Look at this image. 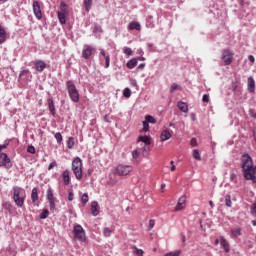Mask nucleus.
<instances>
[{"instance_id":"nucleus-7","label":"nucleus","mask_w":256,"mask_h":256,"mask_svg":"<svg viewBox=\"0 0 256 256\" xmlns=\"http://www.w3.org/2000/svg\"><path fill=\"white\" fill-rule=\"evenodd\" d=\"M0 167H5V169H11L13 167L11 158H9L7 153H0Z\"/></svg>"},{"instance_id":"nucleus-2","label":"nucleus","mask_w":256,"mask_h":256,"mask_svg":"<svg viewBox=\"0 0 256 256\" xmlns=\"http://www.w3.org/2000/svg\"><path fill=\"white\" fill-rule=\"evenodd\" d=\"M13 200L17 207L25 205V195H23V188L19 186L13 187Z\"/></svg>"},{"instance_id":"nucleus-64","label":"nucleus","mask_w":256,"mask_h":256,"mask_svg":"<svg viewBox=\"0 0 256 256\" xmlns=\"http://www.w3.org/2000/svg\"><path fill=\"white\" fill-rule=\"evenodd\" d=\"M175 169H176L175 165H172L170 168V171H175Z\"/></svg>"},{"instance_id":"nucleus-44","label":"nucleus","mask_w":256,"mask_h":256,"mask_svg":"<svg viewBox=\"0 0 256 256\" xmlns=\"http://www.w3.org/2000/svg\"><path fill=\"white\" fill-rule=\"evenodd\" d=\"M27 152L31 153V155H35V146L33 145L28 146Z\"/></svg>"},{"instance_id":"nucleus-16","label":"nucleus","mask_w":256,"mask_h":256,"mask_svg":"<svg viewBox=\"0 0 256 256\" xmlns=\"http://www.w3.org/2000/svg\"><path fill=\"white\" fill-rule=\"evenodd\" d=\"M91 211L93 217H97V215H99V203L97 201H93L91 203Z\"/></svg>"},{"instance_id":"nucleus-17","label":"nucleus","mask_w":256,"mask_h":256,"mask_svg":"<svg viewBox=\"0 0 256 256\" xmlns=\"http://www.w3.org/2000/svg\"><path fill=\"white\" fill-rule=\"evenodd\" d=\"M91 55H93V47L87 46L86 49L82 51V57L84 59H89Z\"/></svg>"},{"instance_id":"nucleus-37","label":"nucleus","mask_w":256,"mask_h":256,"mask_svg":"<svg viewBox=\"0 0 256 256\" xmlns=\"http://www.w3.org/2000/svg\"><path fill=\"white\" fill-rule=\"evenodd\" d=\"M47 217H49V210L44 209L40 214V219H47Z\"/></svg>"},{"instance_id":"nucleus-19","label":"nucleus","mask_w":256,"mask_h":256,"mask_svg":"<svg viewBox=\"0 0 256 256\" xmlns=\"http://www.w3.org/2000/svg\"><path fill=\"white\" fill-rule=\"evenodd\" d=\"M128 30L129 31H141V24L139 22H131L129 25H128Z\"/></svg>"},{"instance_id":"nucleus-15","label":"nucleus","mask_w":256,"mask_h":256,"mask_svg":"<svg viewBox=\"0 0 256 256\" xmlns=\"http://www.w3.org/2000/svg\"><path fill=\"white\" fill-rule=\"evenodd\" d=\"M48 109H49L51 115H53V117H55L57 111L55 109V102L53 101V98L48 99Z\"/></svg>"},{"instance_id":"nucleus-11","label":"nucleus","mask_w":256,"mask_h":256,"mask_svg":"<svg viewBox=\"0 0 256 256\" xmlns=\"http://www.w3.org/2000/svg\"><path fill=\"white\" fill-rule=\"evenodd\" d=\"M243 235V228L236 226L230 230L231 239H237V237H241Z\"/></svg>"},{"instance_id":"nucleus-8","label":"nucleus","mask_w":256,"mask_h":256,"mask_svg":"<svg viewBox=\"0 0 256 256\" xmlns=\"http://www.w3.org/2000/svg\"><path fill=\"white\" fill-rule=\"evenodd\" d=\"M32 7H33V13H34L36 19L41 21V19H43V12H41V4L39 3V1L34 0Z\"/></svg>"},{"instance_id":"nucleus-63","label":"nucleus","mask_w":256,"mask_h":256,"mask_svg":"<svg viewBox=\"0 0 256 256\" xmlns=\"http://www.w3.org/2000/svg\"><path fill=\"white\" fill-rule=\"evenodd\" d=\"M209 205H210V207L213 209V207H215V204L213 203V201H209Z\"/></svg>"},{"instance_id":"nucleus-20","label":"nucleus","mask_w":256,"mask_h":256,"mask_svg":"<svg viewBox=\"0 0 256 256\" xmlns=\"http://www.w3.org/2000/svg\"><path fill=\"white\" fill-rule=\"evenodd\" d=\"M7 41V32L5 31V28L0 25V45H3Z\"/></svg>"},{"instance_id":"nucleus-53","label":"nucleus","mask_w":256,"mask_h":256,"mask_svg":"<svg viewBox=\"0 0 256 256\" xmlns=\"http://www.w3.org/2000/svg\"><path fill=\"white\" fill-rule=\"evenodd\" d=\"M53 167H57V162H51L48 166V171H51V169H53Z\"/></svg>"},{"instance_id":"nucleus-58","label":"nucleus","mask_w":256,"mask_h":256,"mask_svg":"<svg viewBox=\"0 0 256 256\" xmlns=\"http://www.w3.org/2000/svg\"><path fill=\"white\" fill-rule=\"evenodd\" d=\"M248 61H250L251 63H255V56L254 55H249L248 56Z\"/></svg>"},{"instance_id":"nucleus-12","label":"nucleus","mask_w":256,"mask_h":256,"mask_svg":"<svg viewBox=\"0 0 256 256\" xmlns=\"http://www.w3.org/2000/svg\"><path fill=\"white\" fill-rule=\"evenodd\" d=\"M220 245L224 253H229V251H231V245L229 244V241H227V239H225L223 236L220 237Z\"/></svg>"},{"instance_id":"nucleus-23","label":"nucleus","mask_w":256,"mask_h":256,"mask_svg":"<svg viewBox=\"0 0 256 256\" xmlns=\"http://www.w3.org/2000/svg\"><path fill=\"white\" fill-rule=\"evenodd\" d=\"M171 137H172V135H171V132H169V130L162 131V133L160 135L161 141H169V139H171Z\"/></svg>"},{"instance_id":"nucleus-57","label":"nucleus","mask_w":256,"mask_h":256,"mask_svg":"<svg viewBox=\"0 0 256 256\" xmlns=\"http://www.w3.org/2000/svg\"><path fill=\"white\" fill-rule=\"evenodd\" d=\"M75 195L73 194V192H69L68 194V201H73Z\"/></svg>"},{"instance_id":"nucleus-43","label":"nucleus","mask_w":256,"mask_h":256,"mask_svg":"<svg viewBox=\"0 0 256 256\" xmlns=\"http://www.w3.org/2000/svg\"><path fill=\"white\" fill-rule=\"evenodd\" d=\"M104 237H111V228H104Z\"/></svg>"},{"instance_id":"nucleus-3","label":"nucleus","mask_w":256,"mask_h":256,"mask_svg":"<svg viewBox=\"0 0 256 256\" xmlns=\"http://www.w3.org/2000/svg\"><path fill=\"white\" fill-rule=\"evenodd\" d=\"M66 89L71 101H73V103H79V90H77L75 83H73L71 80H68L66 82Z\"/></svg>"},{"instance_id":"nucleus-6","label":"nucleus","mask_w":256,"mask_h":256,"mask_svg":"<svg viewBox=\"0 0 256 256\" xmlns=\"http://www.w3.org/2000/svg\"><path fill=\"white\" fill-rule=\"evenodd\" d=\"M131 171H133V166L131 165L119 164L116 167V175H119L120 177H125L129 175Z\"/></svg>"},{"instance_id":"nucleus-22","label":"nucleus","mask_w":256,"mask_h":256,"mask_svg":"<svg viewBox=\"0 0 256 256\" xmlns=\"http://www.w3.org/2000/svg\"><path fill=\"white\" fill-rule=\"evenodd\" d=\"M178 109L182 111V113H189V106L185 102H178L177 104Z\"/></svg>"},{"instance_id":"nucleus-21","label":"nucleus","mask_w":256,"mask_h":256,"mask_svg":"<svg viewBox=\"0 0 256 256\" xmlns=\"http://www.w3.org/2000/svg\"><path fill=\"white\" fill-rule=\"evenodd\" d=\"M62 179H63L64 185H69L71 183V176H69V170H65L62 173Z\"/></svg>"},{"instance_id":"nucleus-30","label":"nucleus","mask_w":256,"mask_h":256,"mask_svg":"<svg viewBox=\"0 0 256 256\" xmlns=\"http://www.w3.org/2000/svg\"><path fill=\"white\" fill-rule=\"evenodd\" d=\"M59 13H69V7L65 4V2L60 3V12Z\"/></svg>"},{"instance_id":"nucleus-61","label":"nucleus","mask_w":256,"mask_h":256,"mask_svg":"<svg viewBox=\"0 0 256 256\" xmlns=\"http://www.w3.org/2000/svg\"><path fill=\"white\" fill-rule=\"evenodd\" d=\"M100 55H102L105 59H106V54H105V50H100Z\"/></svg>"},{"instance_id":"nucleus-27","label":"nucleus","mask_w":256,"mask_h":256,"mask_svg":"<svg viewBox=\"0 0 256 256\" xmlns=\"http://www.w3.org/2000/svg\"><path fill=\"white\" fill-rule=\"evenodd\" d=\"M92 5H93V0H84V8L86 13H89V11H91Z\"/></svg>"},{"instance_id":"nucleus-10","label":"nucleus","mask_w":256,"mask_h":256,"mask_svg":"<svg viewBox=\"0 0 256 256\" xmlns=\"http://www.w3.org/2000/svg\"><path fill=\"white\" fill-rule=\"evenodd\" d=\"M187 205V196L182 195L177 202V205L175 207V211H183Z\"/></svg>"},{"instance_id":"nucleus-49","label":"nucleus","mask_w":256,"mask_h":256,"mask_svg":"<svg viewBox=\"0 0 256 256\" xmlns=\"http://www.w3.org/2000/svg\"><path fill=\"white\" fill-rule=\"evenodd\" d=\"M143 130L145 132L149 131V123L147 121H144L143 122Z\"/></svg>"},{"instance_id":"nucleus-50","label":"nucleus","mask_w":256,"mask_h":256,"mask_svg":"<svg viewBox=\"0 0 256 256\" xmlns=\"http://www.w3.org/2000/svg\"><path fill=\"white\" fill-rule=\"evenodd\" d=\"M190 145H191L192 147H197V138H192V139L190 140Z\"/></svg>"},{"instance_id":"nucleus-32","label":"nucleus","mask_w":256,"mask_h":256,"mask_svg":"<svg viewBox=\"0 0 256 256\" xmlns=\"http://www.w3.org/2000/svg\"><path fill=\"white\" fill-rule=\"evenodd\" d=\"M181 91V86L176 84V83H173L170 87V93H175V91Z\"/></svg>"},{"instance_id":"nucleus-34","label":"nucleus","mask_w":256,"mask_h":256,"mask_svg":"<svg viewBox=\"0 0 256 256\" xmlns=\"http://www.w3.org/2000/svg\"><path fill=\"white\" fill-rule=\"evenodd\" d=\"M192 155L196 161H201V154L199 153V150L194 149Z\"/></svg>"},{"instance_id":"nucleus-18","label":"nucleus","mask_w":256,"mask_h":256,"mask_svg":"<svg viewBox=\"0 0 256 256\" xmlns=\"http://www.w3.org/2000/svg\"><path fill=\"white\" fill-rule=\"evenodd\" d=\"M31 201L32 203H37L39 201V190L37 187H34L31 192Z\"/></svg>"},{"instance_id":"nucleus-60","label":"nucleus","mask_w":256,"mask_h":256,"mask_svg":"<svg viewBox=\"0 0 256 256\" xmlns=\"http://www.w3.org/2000/svg\"><path fill=\"white\" fill-rule=\"evenodd\" d=\"M138 69H139L140 71H143V69H145V63L140 64V65L138 66Z\"/></svg>"},{"instance_id":"nucleus-51","label":"nucleus","mask_w":256,"mask_h":256,"mask_svg":"<svg viewBox=\"0 0 256 256\" xmlns=\"http://www.w3.org/2000/svg\"><path fill=\"white\" fill-rule=\"evenodd\" d=\"M202 101L204 103H209V94H204L203 97H202Z\"/></svg>"},{"instance_id":"nucleus-42","label":"nucleus","mask_w":256,"mask_h":256,"mask_svg":"<svg viewBox=\"0 0 256 256\" xmlns=\"http://www.w3.org/2000/svg\"><path fill=\"white\" fill-rule=\"evenodd\" d=\"M145 119L148 123H156L155 118L151 115H147Z\"/></svg>"},{"instance_id":"nucleus-35","label":"nucleus","mask_w":256,"mask_h":256,"mask_svg":"<svg viewBox=\"0 0 256 256\" xmlns=\"http://www.w3.org/2000/svg\"><path fill=\"white\" fill-rule=\"evenodd\" d=\"M164 256H181V250H175L173 252H168Z\"/></svg>"},{"instance_id":"nucleus-59","label":"nucleus","mask_w":256,"mask_h":256,"mask_svg":"<svg viewBox=\"0 0 256 256\" xmlns=\"http://www.w3.org/2000/svg\"><path fill=\"white\" fill-rule=\"evenodd\" d=\"M131 85H132V87H137V80L132 79L131 80Z\"/></svg>"},{"instance_id":"nucleus-14","label":"nucleus","mask_w":256,"mask_h":256,"mask_svg":"<svg viewBox=\"0 0 256 256\" xmlns=\"http://www.w3.org/2000/svg\"><path fill=\"white\" fill-rule=\"evenodd\" d=\"M34 65H35L36 71H39L40 73L45 71V68L47 67V64L45 63V61H42V60H36L34 62Z\"/></svg>"},{"instance_id":"nucleus-47","label":"nucleus","mask_w":256,"mask_h":256,"mask_svg":"<svg viewBox=\"0 0 256 256\" xmlns=\"http://www.w3.org/2000/svg\"><path fill=\"white\" fill-rule=\"evenodd\" d=\"M50 205V211H55V200L48 201Z\"/></svg>"},{"instance_id":"nucleus-9","label":"nucleus","mask_w":256,"mask_h":256,"mask_svg":"<svg viewBox=\"0 0 256 256\" xmlns=\"http://www.w3.org/2000/svg\"><path fill=\"white\" fill-rule=\"evenodd\" d=\"M222 61L225 65H231L233 63V53L229 49L223 50Z\"/></svg>"},{"instance_id":"nucleus-29","label":"nucleus","mask_w":256,"mask_h":256,"mask_svg":"<svg viewBox=\"0 0 256 256\" xmlns=\"http://www.w3.org/2000/svg\"><path fill=\"white\" fill-rule=\"evenodd\" d=\"M29 75H31V71H29V70H22L20 72L19 78L20 79H29Z\"/></svg>"},{"instance_id":"nucleus-13","label":"nucleus","mask_w":256,"mask_h":256,"mask_svg":"<svg viewBox=\"0 0 256 256\" xmlns=\"http://www.w3.org/2000/svg\"><path fill=\"white\" fill-rule=\"evenodd\" d=\"M247 91L248 93H255V79L253 78V76L248 77Z\"/></svg>"},{"instance_id":"nucleus-45","label":"nucleus","mask_w":256,"mask_h":256,"mask_svg":"<svg viewBox=\"0 0 256 256\" xmlns=\"http://www.w3.org/2000/svg\"><path fill=\"white\" fill-rule=\"evenodd\" d=\"M230 181H232V183H237V174L231 173L230 174Z\"/></svg>"},{"instance_id":"nucleus-54","label":"nucleus","mask_w":256,"mask_h":256,"mask_svg":"<svg viewBox=\"0 0 256 256\" xmlns=\"http://www.w3.org/2000/svg\"><path fill=\"white\" fill-rule=\"evenodd\" d=\"M153 227H155V220H150L149 225H148V229H153Z\"/></svg>"},{"instance_id":"nucleus-36","label":"nucleus","mask_w":256,"mask_h":256,"mask_svg":"<svg viewBox=\"0 0 256 256\" xmlns=\"http://www.w3.org/2000/svg\"><path fill=\"white\" fill-rule=\"evenodd\" d=\"M123 53H124V55H127L128 57H131V55H133V50L129 47H125L123 49Z\"/></svg>"},{"instance_id":"nucleus-62","label":"nucleus","mask_w":256,"mask_h":256,"mask_svg":"<svg viewBox=\"0 0 256 256\" xmlns=\"http://www.w3.org/2000/svg\"><path fill=\"white\" fill-rule=\"evenodd\" d=\"M148 151H149V148H147V147H144V152H143V155H147Z\"/></svg>"},{"instance_id":"nucleus-25","label":"nucleus","mask_w":256,"mask_h":256,"mask_svg":"<svg viewBox=\"0 0 256 256\" xmlns=\"http://www.w3.org/2000/svg\"><path fill=\"white\" fill-rule=\"evenodd\" d=\"M126 66L128 67V69H135V67H137V58L129 60Z\"/></svg>"},{"instance_id":"nucleus-1","label":"nucleus","mask_w":256,"mask_h":256,"mask_svg":"<svg viewBox=\"0 0 256 256\" xmlns=\"http://www.w3.org/2000/svg\"><path fill=\"white\" fill-rule=\"evenodd\" d=\"M242 173L246 181H252L256 183V166L253 164V158L251 155L245 153L240 158Z\"/></svg>"},{"instance_id":"nucleus-26","label":"nucleus","mask_w":256,"mask_h":256,"mask_svg":"<svg viewBox=\"0 0 256 256\" xmlns=\"http://www.w3.org/2000/svg\"><path fill=\"white\" fill-rule=\"evenodd\" d=\"M138 141H141L145 145H151V138L149 136H139Z\"/></svg>"},{"instance_id":"nucleus-33","label":"nucleus","mask_w":256,"mask_h":256,"mask_svg":"<svg viewBox=\"0 0 256 256\" xmlns=\"http://www.w3.org/2000/svg\"><path fill=\"white\" fill-rule=\"evenodd\" d=\"M224 201H225V205L227 207H231L233 205V202H231V195L230 194H227L225 196V200Z\"/></svg>"},{"instance_id":"nucleus-55","label":"nucleus","mask_w":256,"mask_h":256,"mask_svg":"<svg viewBox=\"0 0 256 256\" xmlns=\"http://www.w3.org/2000/svg\"><path fill=\"white\" fill-rule=\"evenodd\" d=\"M132 157H133V159H137V158L139 157V151L134 150V151L132 152Z\"/></svg>"},{"instance_id":"nucleus-52","label":"nucleus","mask_w":256,"mask_h":256,"mask_svg":"<svg viewBox=\"0 0 256 256\" xmlns=\"http://www.w3.org/2000/svg\"><path fill=\"white\" fill-rule=\"evenodd\" d=\"M105 61H106V63H105L106 69H108V67H109V65L111 63V58L109 56H106Z\"/></svg>"},{"instance_id":"nucleus-56","label":"nucleus","mask_w":256,"mask_h":256,"mask_svg":"<svg viewBox=\"0 0 256 256\" xmlns=\"http://www.w3.org/2000/svg\"><path fill=\"white\" fill-rule=\"evenodd\" d=\"M251 214L254 215V217H256V203H254L252 206Z\"/></svg>"},{"instance_id":"nucleus-48","label":"nucleus","mask_w":256,"mask_h":256,"mask_svg":"<svg viewBox=\"0 0 256 256\" xmlns=\"http://www.w3.org/2000/svg\"><path fill=\"white\" fill-rule=\"evenodd\" d=\"M9 146V142L5 141L4 144L0 145V153H3L1 151H3V149H7V147Z\"/></svg>"},{"instance_id":"nucleus-39","label":"nucleus","mask_w":256,"mask_h":256,"mask_svg":"<svg viewBox=\"0 0 256 256\" xmlns=\"http://www.w3.org/2000/svg\"><path fill=\"white\" fill-rule=\"evenodd\" d=\"M93 33H103V28H101L99 25H95L93 27Z\"/></svg>"},{"instance_id":"nucleus-4","label":"nucleus","mask_w":256,"mask_h":256,"mask_svg":"<svg viewBox=\"0 0 256 256\" xmlns=\"http://www.w3.org/2000/svg\"><path fill=\"white\" fill-rule=\"evenodd\" d=\"M72 171L76 179H83V161L81 160V158L76 157L72 161Z\"/></svg>"},{"instance_id":"nucleus-46","label":"nucleus","mask_w":256,"mask_h":256,"mask_svg":"<svg viewBox=\"0 0 256 256\" xmlns=\"http://www.w3.org/2000/svg\"><path fill=\"white\" fill-rule=\"evenodd\" d=\"M3 207H4V209L6 210V211H11V203H9V202H5L4 204H3Z\"/></svg>"},{"instance_id":"nucleus-28","label":"nucleus","mask_w":256,"mask_h":256,"mask_svg":"<svg viewBox=\"0 0 256 256\" xmlns=\"http://www.w3.org/2000/svg\"><path fill=\"white\" fill-rule=\"evenodd\" d=\"M47 201H55V196L53 195V189L49 186L47 190Z\"/></svg>"},{"instance_id":"nucleus-38","label":"nucleus","mask_w":256,"mask_h":256,"mask_svg":"<svg viewBox=\"0 0 256 256\" xmlns=\"http://www.w3.org/2000/svg\"><path fill=\"white\" fill-rule=\"evenodd\" d=\"M123 96L126 97V99H129V97H131V89L125 88L123 91Z\"/></svg>"},{"instance_id":"nucleus-31","label":"nucleus","mask_w":256,"mask_h":256,"mask_svg":"<svg viewBox=\"0 0 256 256\" xmlns=\"http://www.w3.org/2000/svg\"><path fill=\"white\" fill-rule=\"evenodd\" d=\"M75 147V138L74 137H69L67 141V148L68 149H73Z\"/></svg>"},{"instance_id":"nucleus-41","label":"nucleus","mask_w":256,"mask_h":256,"mask_svg":"<svg viewBox=\"0 0 256 256\" xmlns=\"http://www.w3.org/2000/svg\"><path fill=\"white\" fill-rule=\"evenodd\" d=\"M82 203H89V195L87 193L83 194L81 197Z\"/></svg>"},{"instance_id":"nucleus-40","label":"nucleus","mask_w":256,"mask_h":256,"mask_svg":"<svg viewBox=\"0 0 256 256\" xmlns=\"http://www.w3.org/2000/svg\"><path fill=\"white\" fill-rule=\"evenodd\" d=\"M55 139H56L57 143H62L63 142V136L59 132H57L55 134Z\"/></svg>"},{"instance_id":"nucleus-5","label":"nucleus","mask_w":256,"mask_h":256,"mask_svg":"<svg viewBox=\"0 0 256 256\" xmlns=\"http://www.w3.org/2000/svg\"><path fill=\"white\" fill-rule=\"evenodd\" d=\"M73 235L76 241H81L82 243H85L86 241L85 230L83 229V226H81L80 224H77L74 226Z\"/></svg>"},{"instance_id":"nucleus-24","label":"nucleus","mask_w":256,"mask_h":256,"mask_svg":"<svg viewBox=\"0 0 256 256\" xmlns=\"http://www.w3.org/2000/svg\"><path fill=\"white\" fill-rule=\"evenodd\" d=\"M67 14L68 13L58 12V19L61 25H65V23H67Z\"/></svg>"}]
</instances>
